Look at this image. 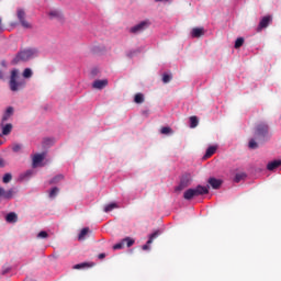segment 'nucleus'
I'll use <instances>...</instances> for the list:
<instances>
[{"label":"nucleus","instance_id":"obj_1","mask_svg":"<svg viewBox=\"0 0 281 281\" xmlns=\"http://www.w3.org/2000/svg\"><path fill=\"white\" fill-rule=\"evenodd\" d=\"M36 56H38V49L26 48L16 54L12 60V65H19V63H27V60H32V58H36Z\"/></svg>","mask_w":281,"mask_h":281},{"label":"nucleus","instance_id":"obj_2","mask_svg":"<svg viewBox=\"0 0 281 281\" xmlns=\"http://www.w3.org/2000/svg\"><path fill=\"white\" fill-rule=\"evenodd\" d=\"M27 82L25 79H19V70L13 69L11 71L10 80H9V87L10 90L13 92L21 91L22 89H25V86Z\"/></svg>","mask_w":281,"mask_h":281},{"label":"nucleus","instance_id":"obj_3","mask_svg":"<svg viewBox=\"0 0 281 281\" xmlns=\"http://www.w3.org/2000/svg\"><path fill=\"white\" fill-rule=\"evenodd\" d=\"M203 194H210V189H207V187L198 186L195 189L184 191L183 199H186V201H192L194 196H201Z\"/></svg>","mask_w":281,"mask_h":281},{"label":"nucleus","instance_id":"obj_4","mask_svg":"<svg viewBox=\"0 0 281 281\" xmlns=\"http://www.w3.org/2000/svg\"><path fill=\"white\" fill-rule=\"evenodd\" d=\"M15 14L19 23L24 27V30H32V24L26 21L27 13L25 12V9L19 7Z\"/></svg>","mask_w":281,"mask_h":281},{"label":"nucleus","instance_id":"obj_5","mask_svg":"<svg viewBox=\"0 0 281 281\" xmlns=\"http://www.w3.org/2000/svg\"><path fill=\"white\" fill-rule=\"evenodd\" d=\"M269 134V125L267 124H259L255 132V139L257 142H263L265 137Z\"/></svg>","mask_w":281,"mask_h":281},{"label":"nucleus","instance_id":"obj_6","mask_svg":"<svg viewBox=\"0 0 281 281\" xmlns=\"http://www.w3.org/2000/svg\"><path fill=\"white\" fill-rule=\"evenodd\" d=\"M272 22H273V18L271 15L263 16L259 22L257 32H262V30H266V27H269V24Z\"/></svg>","mask_w":281,"mask_h":281},{"label":"nucleus","instance_id":"obj_7","mask_svg":"<svg viewBox=\"0 0 281 281\" xmlns=\"http://www.w3.org/2000/svg\"><path fill=\"white\" fill-rule=\"evenodd\" d=\"M149 23L148 21H143L138 24H136L135 26H133L130 32L132 34H142V32H144V30H146L148 27Z\"/></svg>","mask_w":281,"mask_h":281},{"label":"nucleus","instance_id":"obj_8","mask_svg":"<svg viewBox=\"0 0 281 281\" xmlns=\"http://www.w3.org/2000/svg\"><path fill=\"white\" fill-rule=\"evenodd\" d=\"M45 159V154H35L32 157V168H38L41 164H43V160Z\"/></svg>","mask_w":281,"mask_h":281},{"label":"nucleus","instance_id":"obj_9","mask_svg":"<svg viewBox=\"0 0 281 281\" xmlns=\"http://www.w3.org/2000/svg\"><path fill=\"white\" fill-rule=\"evenodd\" d=\"M158 236H159V231H156L151 235H149V239L147 240L146 245H143L142 247L143 251H148V249H150V245H153V241Z\"/></svg>","mask_w":281,"mask_h":281},{"label":"nucleus","instance_id":"obj_10","mask_svg":"<svg viewBox=\"0 0 281 281\" xmlns=\"http://www.w3.org/2000/svg\"><path fill=\"white\" fill-rule=\"evenodd\" d=\"M108 85H109V80H106V79H102V80L98 79V80L93 81L92 87H93V89L102 90L105 87H108Z\"/></svg>","mask_w":281,"mask_h":281},{"label":"nucleus","instance_id":"obj_11","mask_svg":"<svg viewBox=\"0 0 281 281\" xmlns=\"http://www.w3.org/2000/svg\"><path fill=\"white\" fill-rule=\"evenodd\" d=\"M0 196L7 200L12 199L14 196V189L5 191L3 188L0 187Z\"/></svg>","mask_w":281,"mask_h":281},{"label":"nucleus","instance_id":"obj_12","mask_svg":"<svg viewBox=\"0 0 281 281\" xmlns=\"http://www.w3.org/2000/svg\"><path fill=\"white\" fill-rule=\"evenodd\" d=\"M205 34V30L203 27H194L192 29L191 36L193 38H201Z\"/></svg>","mask_w":281,"mask_h":281},{"label":"nucleus","instance_id":"obj_13","mask_svg":"<svg viewBox=\"0 0 281 281\" xmlns=\"http://www.w3.org/2000/svg\"><path fill=\"white\" fill-rule=\"evenodd\" d=\"M49 19H57V21H63V12L59 10H52L48 12Z\"/></svg>","mask_w":281,"mask_h":281},{"label":"nucleus","instance_id":"obj_14","mask_svg":"<svg viewBox=\"0 0 281 281\" xmlns=\"http://www.w3.org/2000/svg\"><path fill=\"white\" fill-rule=\"evenodd\" d=\"M209 183L213 188V190H218V188H221V186H223V181H221L216 178H210Z\"/></svg>","mask_w":281,"mask_h":281},{"label":"nucleus","instance_id":"obj_15","mask_svg":"<svg viewBox=\"0 0 281 281\" xmlns=\"http://www.w3.org/2000/svg\"><path fill=\"white\" fill-rule=\"evenodd\" d=\"M12 115H14V108L9 106L2 116V124L3 122H8Z\"/></svg>","mask_w":281,"mask_h":281},{"label":"nucleus","instance_id":"obj_16","mask_svg":"<svg viewBox=\"0 0 281 281\" xmlns=\"http://www.w3.org/2000/svg\"><path fill=\"white\" fill-rule=\"evenodd\" d=\"M280 166H281V160H274L267 165V170L273 171L276 170V168H280Z\"/></svg>","mask_w":281,"mask_h":281},{"label":"nucleus","instance_id":"obj_17","mask_svg":"<svg viewBox=\"0 0 281 281\" xmlns=\"http://www.w3.org/2000/svg\"><path fill=\"white\" fill-rule=\"evenodd\" d=\"M1 126H2V135H10V133H12V124L8 123L3 125L2 123Z\"/></svg>","mask_w":281,"mask_h":281},{"label":"nucleus","instance_id":"obj_18","mask_svg":"<svg viewBox=\"0 0 281 281\" xmlns=\"http://www.w3.org/2000/svg\"><path fill=\"white\" fill-rule=\"evenodd\" d=\"M117 207H120V206L117 205V203L112 202V203L105 205L104 212H105V213L113 212V210H117Z\"/></svg>","mask_w":281,"mask_h":281},{"label":"nucleus","instance_id":"obj_19","mask_svg":"<svg viewBox=\"0 0 281 281\" xmlns=\"http://www.w3.org/2000/svg\"><path fill=\"white\" fill-rule=\"evenodd\" d=\"M63 179H65V176L63 175H57L55 176L50 181L49 184H54V183H60V181H63Z\"/></svg>","mask_w":281,"mask_h":281},{"label":"nucleus","instance_id":"obj_20","mask_svg":"<svg viewBox=\"0 0 281 281\" xmlns=\"http://www.w3.org/2000/svg\"><path fill=\"white\" fill-rule=\"evenodd\" d=\"M123 245H126V247H133V245H135V239L125 237L123 238Z\"/></svg>","mask_w":281,"mask_h":281},{"label":"nucleus","instance_id":"obj_21","mask_svg":"<svg viewBox=\"0 0 281 281\" xmlns=\"http://www.w3.org/2000/svg\"><path fill=\"white\" fill-rule=\"evenodd\" d=\"M196 126H199V117L191 116L190 117V127L191 128H196Z\"/></svg>","mask_w":281,"mask_h":281},{"label":"nucleus","instance_id":"obj_22","mask_svg":"<svg viewBox=\"0 0 281 281\" xmlns=\"http://www.w3.org/2000/svg\"><path fill=\"white\" fill-rule=\"evenodd\" d=\"M214 153H216V147L211 146V147H209V148L206 149V153H205L204 157H205L206 159H209V157H212V155H214Z\"/></svg>","mask_w":281,"mask_h":281},{"label":"nucleus","instance_id":"obj_23","mask_svg":"<svg viewBox=\"0 0 281 281\" xmlns=\"http://www.w3.org/2000/svg\"><path fill=\"white\" fill-rule=\"evenodd\" d=\"M8 223H16V213H9L5 217Z\"/></svg>","mask_w":281,"mask_h":281},{"label":"nucleus","instance_id":"obj_24","mask_svg":"<svg viewBox=\"0 0 281 281\" xmlns=\"http://www.w3.org/2000/svg\"><path fill=\"white\" fill-rule=\"evenodd\" d=\"M243 45H245V38L238 37L235 41V49H240V47H243Z\"/></svg>","mask_w":281,"mask_h":281},{"label":"nucleus","instance_id":"obj_25","mask_svg":"<svg viewBox=\"0 0 281 281\" xmlns=\"http://www.w3.org/2000/svg\"><path fill=\"white\" fill-rule=\"evenodd\" d=\"M87 234H89V227L82 228L79 233L78 240H85V236H87Z\"/></svg>","mask_w":281,"mask_h":281},{"label":"nucleus","instance_id":"obj_26","mask_svg":"<svg viewBox=\"0 0 281 281\" xmlns=\"http://www.w3.org/2000/svg\"><path fill=\"white\" fill-rule=\"evenodd\" d=\"M134 102L136 104H143V102H144V94H142V93L135 94Z\"/></svg>","mask_w":281,"mask_h":281},{"label":"nucleus","instance_id":"obj_27","mask_svg":"<svg viewBox=\"0 0 281 281\" xmlns=\"http://www.w3.org/2000/svg\"><path fill=\"white\" fill-rule=\"evenodd\" d=\"M256 140H257L256 138L250 139L248 143V148L256 150V148H258V143Z\"/></svg>","mask_w":281,"mask_h":281},{"label":"nucleus","instance_id":"obj_28","mask_svg":"<svg viewBox=\"0 0 281 281\" xmlns=\"http://www.w3.org/2000/svg\"><path fill=\"white\" fill-rule=\"evenodd\" d=\"M180 186H182V188H188V186H190V178L183 177V178L181 179Z\"/></svg>","mask_w":281,"mask_h":281},{"label":"nucleus","instance_id":"obj_29","mask_svg":"<svg viewBox=\"0 0 281 281\" xmlns=\"http://www.w3.org/2000/svg\"><path fill=\"white\" fill-rule=\"evenodd\" d=\"M58 192H60V190L58 189V187L53 188V189L50 190V192H49V198H50V199L56 198V195L58 194Z\"/></svg>","mask_w":281,"mask_h":281},{"label":"nucleus","instance_id":"obj_30","mask_svg":"<svg viewBox=\"0 0 281 281\" xmlns=\"http://www.w3.org/2000/svg\"><path fill=\"white\" fill-rule=\"evenodd\" d=\"M170 80H172V75H168V74L162 75V82L165 85H168V82H170Z\"/></svg>","mask_w":281,"mask_h":281},{"label":"nucleus","instance_id":"obj_31","mask_svg":"<svg viewBox=\"0 0 281 281\" xmlns=\"http://www.w3.org/2000/svg\"><path fill=\"white\" fill-rule=\"evenodd\" d=\"M22 76L23 78H31L33 76L32 69L25 68Z\"/></svg>","mask_w":281,"mask_h":281},{"label":"nucleus","instance_id":"obj_32","mask_svg":"<svg viewBox=\"0 0 281 281\" xmlns=\"http://www.w3.org/2000/svg\"><path fill=\"white\" fill-rule=\"evenodd\" d=\"M245 179V173H237L234 178L235 183H240Z\"/></svg>","mask_w":281,"mask_h":281},{"label":"nucleus","instance_id":"obj_33","mask_svg":"<svg viewBox=\"0 0 281 281\" xmlns=\"http://www.w3.org/2000/svg\"><path fill=\"white\" fill-rule=\"evenodd\" d=\"M3 183H10L12 181V175L5 173L2 178Z\"/></svg>","mask_w":281,"mask_h":281},{"label":"nucleus","instance_id":"obj_34","mask_svg":"<svg viewBox=\"0 0 281 281\" xmlns=\"http://www.w3.org/2000/svg\"><path fill=\"white\" fill-rule=\"evenodd\" d=\"M160 133L162 135H170V133H172V128H170V127H161Z\"/></svg>","mask_w":281,"mask_h":281},{"label":"nucleus","instance_id":"obj_35","mask_svg":"<svg viewBox=\"0 0 281 281\" xmlns=\"http://www.w3.org/2000/svg\"><path fill=\"white\" fill-rule=\"evenodd\" d=\"M21 148H23V145L18 144V143L13 144V146H12L13 153H20Z\"/></svg>","mask_w":281,"mask_h":281},{"label":"nucleus","instance_id":"obj_36","mask_svg":"<svg viewBox=\"0 0 281 281\" xmlns=\"http://www.w3.org/2000/svg\"><path fill=\"white\" fill-rule=\"evenodd\" d=\"M113 249H114V251H116L117 249H124V241H123V239L120 243L115 244L113 246Z\"/></svg>","mask_w":281,"mask_h":281},{"label":"nucleus","instance_id":"obj_37","mask_svg":"<svg viewBox=\"0 0 281 281\" xmlns=\"http://www.w3.org/2000/svg\"><path fill=\"white\" fill-rule=\"evenodd\" d=\"M86 267H89V263L82 262V263H77L72 267V269H85Z\"/></svg>","mask_w":281,"mask_h":281},{"label":"nucleus","instance_id":"obj_38","mask_svg":"<svg viewBox=\"0 0 281 281\" xmlns=\"http://www.w3.org/2000/svg\"><path fill=\"white\" fill-rule=\"evenodd\" d=\"M49 236V234H47V232L42 231L37 234V238H47Z\"/></svg>","mask_w":281,"mask_h":281},{"label":"nucleus","instance_id":"obj_39","mask_svg":"<svg viewBox=\"0 0 281 281\" xmlns=\"http://www.w3.org/2000/svg\"><path fill=\"white\" fill-rule=\"evenodd\" d=\"M49 144H52V139L49 138L44 139V146H49Z\"/></svg>","mask_w":281,"mask_h":281},{"label":"nucleus","instance_id":"obj_40","mask_svg":"<svg viewBox=\"0 0 281 281\" xmlns=\"http://www.w3.org/2000/svg\"><path fill=\"white\" fill-rule=\"evenodd\" d=\"M4 30H5V29L3 27L2 21H1V19H0V33H1V32H4Z\"/></svg>","mask_w":281,"mask_h":281},{"label":"nucleus","instance_id":"obj_41","mask_svg":"<svg viewBox=\"0 0 281 281\" xmlns=\"http://www.w3.org/2000/svg\"><path fill=\"white\" fill-rule=\"evenodd\" d=\"M5 166V161L3 159H0V168H3Z\"/></svg>","mask_w":281,"mask_h":281},{"label":"nucleus","instance_id":"obj_42","mask_svg":"<svg viewBox=\"0 0 281 281\" xmlns=\"http://www.w3.org/2000/svg\"><path fill=\"white\" fill-rule=\"evenodd\" d=\"M99 258H100V260H102L103 258H106V255L105 254H100Z\"/></svg>","mask_w":281,"mask_h":281},{"label":"nucleus","instance_id":"obj_43","mask_svg":"<svg viewBox=\"0 0 281 281\" xmlns=\"http://www.w3.org/2000/svg\"><path fill=\"white\" fill-rule=\"evenodd\" d=\"M135 54V52H131L127 54L128 58H133V55Z\"/></svg>","mask_w":281,"mask_h":281},{"label":"nucleus","instance_id":"obj_44","mask_svg":"<svg viewBox=\"0 0 281 281\" xmlns=\"http://www.w3.org/2000/svg\"><path fill=\"white\" fill-rule=\"evenodd\" d=\"M2 67H7L5 60L1 61Z\"/></svg>","mask_w":281,"mask_h":281},{"label":"nucleus","instance_id":"obj_45","mask_svg":"<svg viewBox=\"0 0 281 281\" xmlns=\"http://www.w3.org/2000/svg\"><path fill=\"white\" fill-rule=\"evenodd\" d=\"M156 2H159V1H165V2H168L170 0H155Z\"/></svg>","mask_w":281,"mask_h":281},{"label":"nucleus","instance_id":"obj_46","mask_svg":"<svg viewBox=\"0 0 281 281\" xmlns=\"http://www.w3.org/2000/svg\"><path fill=\"white\" fill-rule=\"evenodd\" d=\"M26 175H32V171H27Z\"/></svg>","mask_w":281,"mask_h":281},{"label":"nucleus","instance_id":"obj_47","mask_svg":"<svg viewBox=\"0 0 281 281\" xmlns=\"http://www.w3.org/2000/svg\"><path fill=\"white\" fill-rule=\"evenodd\" d=\"M1 144H3L2 142H0V146H1Z\"/></svg>","mask_w":281,"mask_h":281},{"label":"nucleus","instance_id":"obj_48","mask_svg":"<svg viewBox=\"0 0 281 281\" xmlns=\"http://www.w3.org/2000/svg\"><path fill=\"white\" fill-rule=\"evenodd\" d=\"M0 78H1V72H0Z\"/></svg>","mask_w":281,"mask_h":281}]
</instances>
